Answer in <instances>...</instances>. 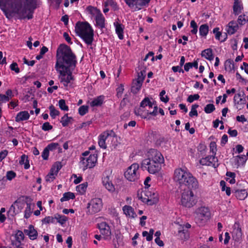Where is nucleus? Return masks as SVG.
Masks as SVG:
<instances>
[{
    "label": "nucleus",
    "mask_w": 248,
    "mask_h": 248,
    "mask_svg": "<svg viewBox=\"0 0 248 248\" xmlns=\"http://www.w3.org/2000/svg\"><path fill=\"white\" fill-rule=\"evenodd\" d=\"M77 64V56L70 46L65 44H60L56 51L55 68L59 70L60 82L64 87H68L71 81L74 80L72 73Z\"/></svg>",
    "instance_id": "nucleus-1"
},
{
    "label": "nucleus",
    "mask_w": 248,
    "mask_h": 248,
    "mask_svg": "<svg viewBox=\"0 0 248 248\" xmlns=\"http://www.w3.org/2000/svg\"><path fill=\"white\" fill-rule=\"evenodd\" d=\"M40 0H0V9L10 20L15 15L19 19H31L35 10L39 6Z\"/></svg>",
    "instance_id": "nucleus-2"
},
{
    "label": "nucleus",
    "mask_w": 248,
    "mask_h": 248,
    "mask_svg": "<svg viewBox=\"0 0 248 248\" xmlns=\"http://www.w3.org/2000/svg\"><path fill=\"white\" fill-rule=\"evenodd\" d=\"M173 180L180 186H185L189 189L196 190L199 188V182L196 177L186 168H179L174 171Z\"/></svg>",
    "instance_id": "nucleus-3"
},
{
    "label": "nucleus",
    "mask_w": 248,
    "mask_h": 248,
    "mask_svg": "<svg viewBox=\"0 0 248 248\" xmlns=\"http://www.w3.org/2000/svg\"><path fill=\"white\" fill-rule=\"evenodd\" d=\"M193 189L184 190L182 194L181 203L182 205L186 207L190 208L196 204L197 200L194 196Z\"/></svg>",
    "instance_id": "nucleus-4"
},
{
    "label": "nucleus",
    "mask_w": 248,
    "mask_h": 248,
    "mask_svg": "<svg viewBox=\"0 0 248 248\" xmlns=\"http://www.w3.org/2000/svg\"><path fill=\"white\" fill-rule=\"evenodd\" d=\"M158 193L155 190H145L142 192L139 198L141 201L148 205H152L158 201Z\"/></svg>",
    "instance_id": "nucleus-5"
},
{
    "label": "nucleus",
    "mask_w": 248,
    "mask_h": 248,
    "mask_svg": "<svg viewBox=\"0 0 248 248\" xmlns=\"http://www.w3.org/2000/svg\"><path fill=\"white\" fill-rule=\"evenodd\" d=\"M151 0H124L132 12H137L148 7Z\"/></svg>",
    "instance_id": "nucleus-6"
},
{
    "label": "nucleus",
    "mask_w": 248,
    "mask_h": 248,
    "mask_svg": "<svg viewBox=\"0 0 248 248\" xmlns=\"http://www.w3.org/2000/svg\"><path fill=\"white\" fill-rule=\"evenodd\" d=\"M140 167L143 170H147L151 174H155L160 170L161 165L155 162L153 163L148 159H143Z\"/></svg>",
    "instance_id": "nucleus-7"
},
{
    "label": "nucleus",
    "mask_w": 248,
    "mask_h": 248,
    "mask_svg": "<svg viewBox=\"0 0 248 248\" xmlns=\"http://www.w3.org/2000/svg\"><path fill=\"white\" fill-rule=\"evenodd\" d=\"M139 165L138 163H133L129 166L124 172V176L126 179L131 182H134L140 177L138 170Z\"/></svg>",
    "instance_id": "nucleus-8"
},
{
    "label": "nucleus",
    "mask_w": 248,
    "mask_h": 248,
    "mask_svg": "<svg viewBox=\"0 0 248 248\" xmlns=\"http://www.w3.org/2000/svg\"><path fill=\"white\" fill-rule=\"evenodd\" d=\"M103 206L102 200L100 198H93L88 203V214L93 215L99 212Z\"/></svg>",
    "instance_id": "nucleus-9"
},
{
    "label": "nucleus",
    "mask_w": 248,
    "mask_h": 248,
    "mask_svg": "<svg viewBox=\"0 0 248 248\" xmlns=\"http://www.w3.org/2000/svg\"><path fill=\"white\" fill-rule=\"evenodd\" d=\"M196 222L202 224L208 219L210 216L209 210L205 207H201L195 211Z\"/></svg>",
    "instance_id": "nucleus-10"
},
{
    "label": "nucleus",
    "mask_w": 248,
    "mask_h": 248,
    "mask_svg": "<svg viewBox=\"0 0 248 248\" xmlns=\"http://www.w3.org/2000/svg\"><path fill=\"white\" fill-rule=\"evenodd\" d=\"M97 161L96 154L90 155L88 157H81L80 163L82 165L83 170L93 168Z\"/></svg>",
    "instance_id": "nucleus-11"
},
{
    "label": "nucleus",
    "mask_w": 248,
    "mask_h": 248,
    "mask_svg": "<svg viewBox=\"0 0 248 248\" xmlns=\"http://www.w3.org/2000/svg\"><path fill=\"white\" fill-rule=\"evenodd\" d=\"M147 158L145 159L150 160L154 163L155 162L161 165L164 162V158L160 152L156 149H150L147 153Z\"/></svg>",
    "instance_id": "nucleus-12"
},
{
    "label": "nucleus",
    "mask_w": 248,
    "mask_h": 248,
    "mask_svg": "<svg viewBox=\"0 0 248 248\" xmlns=\"http://www.w3.org/2000/svg\"><path fill=\"white\" fill-rule=\"evenodd\" d=\"M115 136L116 134L112 130H106L103 132L98 136V143L99 146L102 149H106V140L108 138H113Z\"/></svg>",
    "instance_id": "nucleus-13"
},
{
    "label": "nucleus",
    "mask_w": 248,
    "mask_h": 248,
    "mask_svg": "<svg viewBox=\"0 0 248 248\" xmlns=\"http://www.w3.org/2000/svg\"><path fill=\"white\" fill-rule=\"evenodd\" d=\"M191 226V225L188 223L184 225H179L176 234L178 238L184 241L188 240L190 235L188 229L190 228Z\"/></svg>",
    "instance_id": "nucleus-14"
},
{
    "label": "nucleus",
    "mask_w": 248,
    "mask_h": 248,
    "mask_svg": "<svg viewBox=\"0 0 248 248\" xmlns=\"http://www.w3.org/2000/svg\"><path fill=\"white\" fill-rule=\"evenodd\" d=\"M93 28L88 22L78 21L75 26V31L78 36L92 30Z\"/></svg>",
    "instance_id": "nucleus-15"
},
{
    "label": "nucleus",
    "mask_w": 248,
    "mask_h": 248,
    "mask_svg": "<svg viewBox=\"0 0 248 248\" xmlns=\"http://www.w3.org/2000/svg\"><path fill=\"white\" fill-rule=\"evenodd\" d=\"M98 228L101 233L104 236L105 240L111 239V232L109 226L106 222H102L98 224Z\"/></svg>",
    "instance_id": "nucleus-16"
},
{
    "label": "nucleus",
    "mask_w": 248,
    "mask_h": 248,
    "mask_svg": "<svg viewBox=\"0 0 248 248\" xmlns=\"http://www.w3.org/2000/svg\"><path fill=\"white\" fill-rule=\"evenodd\" d=\"M158 107L156 105L154 107L153 111L149 112L148 110H142L141 108H135V114L137 116H140L142 118L146 119L149 115L155 116L157 114Z\"/></svg>",
    "instance_id": "nucleus-17"
},
{
    "label": "nucleus",
    "mask_w": 248,
    "mask_h": 248,
    "mask_svg": "<svg viewBox=\"0 0 248 248\" xmlns=\"http://www.w3.org/2000/svg\"><path fill=\"white\" fill-rule=\"evenodd\" d=\"M24 233L25 235L28 236L31 240H34L37 238L38 233L34 226L32 225H30L27 229L24 230Z\"/></svg>",
    "instance_id": "nucleus-18"
},
{
    "label": "nucleus",
    "mask_w": 248,
    "mask_h": 248,
    "mask_svg": "<svg viewBox=\"0 0 248 248\" xmlns=\"http://www.w3.org/2000/svg\"><path fill=\"white\" fill-rule=\"evenodd\" d=\"M79 37L88 46L92 45L94 39L93 30V29Z\"/></svg>",
    "instance_id": "nucleus-19"
},
{
    "label": "nucleus",
    "mask_w": 248,
    "mask_h": 248,
    "mask_svg": "<svg viewBox=\"0 0 248 248\" xmlns=\"http://www.w3.org/2000/svg\"><path fill=\"white\" fill-rule=\"evenodd\" d=\"M28 199L29 197L27 196H22L18 198L14 202V204L17 207V210L19 213L21 212L22 210L24 207L25 205H27V203H29V202L27 201V200Z\"/></svg>",
    "instance_id": "nucleus-20"
},
{
    "label": "nucleus",
    "mask_w": 248,
    "mask_h": 248,
    "mask_svg": "<svg viewBox=\"0 0 248 248\" xmlns=\"http://www.w3.org/2000/svg\"><path fill=\"white\" fill-rule=\"evenodd\" d=\"M239 26L236 21L232 20L229 22L226 26V30L229 35L234 34L238 30Z\"/></svg>",
    "instance_id": "nucleus-21"
},
{
    "label": "nucleus",
    "mask_w": 248,
    "mask_h": 248,
    "mask_svg": "<svg viewBox=\"0 0 248 248\" xmlns=\"http://www.w3.org/2000/svg\"><path fill=\"white\" fill-rule=\"evenodd\" d=\"M24 233L21 231L17 230L14 235V239L12 241L13 246L21 244V241L24 239Z\"/></svg>",
    "instance_id": "nucleus-22"
},
{
    "label": "nucleus",
    "mask_w": 248,
    "mask_h": 248,
    "mask_svg": "<svg viewBox=\"0 0 248 248\" xmlns=\"http://www.w3.org/2000/svg\"><path fill=\"white\" fill-rule=\"evenodd\" d=\"M114 26L115 28L116 33L118 35V38L120 40L124 39V26L123 24L119 23L118 22H115L114 23Z\"/></svg>",
    "instance_id": "nucleus-23"
},
{
    "label": "nucleus",
    "mask_w": 248,
    "mask_h": 248,
    "mask_svg": "<svg viewBox=\"0 0 248 248\" xmlns=\"http://www.w3.org/2000/svg\"><path fill=\"white\" fill-rule=\"evenodd\" d=\"M243 10V4L240 0H234L233 5V13L235 16H237L242 13Z\"/></svg>",
    "instance_id": "nucleus-24"
},
{
    "label": "nucleus",
    "mask_w": 248,
    "mask_h": 248,
    "mask_svg": "<svg viewBox=\"0 0 248 248\" xmlns=\"http://www.w3.org/2000/svg\"><path fill=\"white\" fill-rule=\"evenodd\" d=\"M105 96L101 95L94 98L93 100L90 103L91 107H100L102 105L105 100Z\"/></svg>",
    "instance_id": "nucleus-25"
},
{
    "label": "nucleus",
    "mask_w": 248,
    "mask_h": 248,
    "mask_svg": "<svg viewBox=\"0 0 248 248\" xmlns=\"http://www.w3.org/2000/svg\"><path fill=\"white\" fill-rule=\"evenodd\" d=\"M95 20L96 23V26L102 30L105 28V18L103 16V14H99L95 17Z\"/></svg>",
    "instance_id": "nucleus-26"
},
{
    "label": "nucleus",
    "mask_w": 248,
    "mask_h": 248,
    "mask_svg": "<svg viewBox=\"0 0 248 248\" xmlns=\"http://www.w3.org/2000/svg\"><path fill=\"white\" fill-rule=\"evenodd\" d=\"M124 214L126 216L132 218H135L137 215L134 211V208L129 205H124L123 207Z\"/></svg>",
    "instance_id": "nucleus-27"
},
{
    "label": "nucleus",
    "mask_w": 248,
    "mask_h": 248,
    "mask_svg": "<svg viewBox=\"0 0 248 248\" xmlns=\"http://www.w3.org/2000/svg\"><path fill=\"white\" fill-rule=\"evenodd\" d=\"M30 118V114L27 111H22L18 112L15 118L16 122L20 121H26Z\"/></svg>",
    "instance_id": "nucleus-28"
},
{
    "label": "nucleus",
    "mask_w": 248,
    "mask_h": 248,
    "mask_svg": "<svg viewBox=\"0 0 248 248\" xmlns=\"http://www.w3.org/2000/svg\"><path fill=\"white\" fill-rule=\"evenodd\" d=\"M153 106V103H152L149 97H145L140 102V107L138 108H141L142 110H144L146 107H148L149 108H152Z\"/></svg>",
    "instance_id": "nucleus-29"
},
{
    "label": "nucleus",
    "mask_w": 248,
    "mask_h": 248,
    "mask_svg": "<svg viewBox=\"0 0 248 248\" xmlns=\"http://www.w3.org/2000/svg\"><path fill=\"white\" fill-rule=\"evenodd\" d=\"M201 55L202 57H204L209 61L213 60L214 59L213 50L211 48H207L203 50L201 53Z\"/></svg>",
    "instance_id": "nucleus-30"
},
{
    "label": "nucleus",
    "mask_w": 248,
    "mask_h": 248,
    "mask_svg": "<svg viewBox=\"0 0 248 248\" xmlns=\"http://www.w3.org/2000/svg\"><path fill=\"white\" fill-rule=\"evenodd\" d=\"M234 193L235 197L239 200H244L248 196V193L246 189L236 190Z\"/></svg>",
    "instance_id": "nucleus-31"
},
{
    "label": "nucleus",
    "mask_w": 248,
    "mask_h": 248,
    "mask_svg": "<svg viewBox=\"0 0 248 248\" xmlns=\"http://www.w3.org/2000/svg\"><path fill=\"white\" fill-rule=\"evenodd\" d=\"M208 162L210 164L209 166H212L215 168H217L219 164L218 163V159L215 156V155H208L207 156Z\"/></svg>",
    "instance_id": "nucleus-32"
},
{
    "label": "nucleus",
    "mask_w": 248,
    "mask_h": 248,
    "mask_svg": "<svg viewBox=\"0 0 248 248\" xmlns=\"http://www.w3.org/2000/svg\"><path fill=\"white\" fill-rule=\"evenodd\" d=\"M86 11L87 12L92 15V16H95L99 15V14H101L102 13L101 11L97 8L96 7H94L92 6H88L86 8Z\"/></svg>",
    "instance_id": "nucleus-33"
},
{
    "label": "nucleus",
    "mask_w": 248,
    "mask_h": 248,
    "mask_svg": "<svg viewBox=\"0 0 248 248\" xmlns=\"http://www.w3.org/2000/svg\"><path fill=\"white\" fill-rule=\"evenodd\" d=\"M142 83L139 81H135L133 83L131 92L134 94H137L140 90Z\"/></svg>",
    "instance_id": "nucleus-34"
},
{
    "label": "nucleus",
    "mask_w": 248,
    "mask_h": 248,
    "mask_svg": "<svg viewBox=\"0 0 248 248\" xmlns=\"http://www.w3.org/2000/svg\"><path fill=\"white\" fill-rule=\"evenodd\" d=\"M73 119L72 117H69L68 114H65L61 118L60 122L62 123V125L63 127L67 126L68 124L71 123V121H73Z\"/></svg>",
    "instance_id": "nucleus-35"
},
{
    "label": "nucleus",
    "mask_w": 248,
    "mask_h": 248,
    "mask_svg": "<svg viewBox=\"0 0 248 248\" xmlns=\"http://www.w3.org/2000/svg\"><path fill=\"white\" fill-rule=\"evenodd\" d=\"M75 198V195L74 193L71 192H65L63 194V196L60 199L61 202L68 201L70 199L73 200Z\"/></svg>",
    "instance_id": "nucleus-36"
},
{
    "label": "nucleus",
    "mask_w": 248,
    "mask_h": 248,
    "mask_svg": "<svg viewBox=\"0 0 248 248\" xmlns=\"http://www.w3.org/2000/svg\"><path fill=\"white\" fill-rule=\"evenodd\" d=\"M209 31V26L207 24H202L199 28V33L202 36L205 37Z\"/></svg>",
    "instance_id": "nucleus-37"
},
{
    "label": "nucleus",
    "mask_w": 248,
    "mask_h": 248,
    "mask_svg": "<svg viewBox=\"0 0 248 248\" xmlns=\"http://www.w3.org/2000/svg\"><path fill=\"white\" fill-rule=\"evenodd\" d=\"M241 229L239 227L234 230L233 232L232 237L235 241L238 242L242 236Z\"/></svg>",
    "instance_id": "nucleus-38"
},
{
    "label": "nucleus",
    "mask_w": 248,
    "mask_h": 248,
    "mask_svg": "<svg viewBox=\"0 0 248 248\" xmlns=\"http://www.w3.org/2000/svg\"><path fill=\"white\" fill-rule=\"evenodd\" d=\"M32 204L31 202H29V203H27V207H26L25 210L24 211V218L26 219H28L31 216L32 211L31 208Z\"/></svg>",
    "instance_id": "nucleus-39"
},
{
    "label": "nucleus",
    "mask_w": 248,
    "mask_h": 248,
    "mask_svg": "<svg viewBox=\"0 0 248 248\" xmlns=\"http://www.w3.org/2000/svg\"><path fill=\"white\" fill-rule=\"evenodd\" d=\"M108 5H110L114 11L119 9V6L117 2L113 0H106L104 3V6L108 7Z\"/></svg>",
    "instance_id": "nucleus-40"
},
{
    "label": "nucleus",
    "mask_w": 248,
    "mask_h": 248,
    "mask_svg": "<svg viewBox=\"0 0 248 248\" xmlns=\"http://www.w3.org/2000/svg\"><path fill=\"white\" fill-rule=\"evenodd\" d=\"M49 109L50 110V116L52 119H54L57 116L59 115L60 111L57 110L53 105H51L49 106Z\"/></svg>",
    "instance_id": "nucleus-41"
},
{
    "label": "nucleus",
    "mask_w": 248,
    "mask_h": 248,
    "mask_svg": "<svg viewBox=\"0 0 248 248\" xmlns=\"http://www.w3.org/2000/svg\"><path fill=\"white\" fill-rule=\"evenodd\" d=\"M55 220L56 219L57 222L61 225L64 224L68 220V217H67L58 214L55 215Z\"/></svg>",
    "instance_id": "nucleus-42"
},
{
    "label": "nucleus",
    "mask_w": 248,
    "mask_h": 248,
    "mask_svg": "<svg viewBox=\"0 0 248 248\" xmlns=\"http://www.w3.org/2000/svg\"><path fill=\"white\" fill-rule=\"evenodd\" d=\"M87 186V182L83 183L76 186V190L78 192H79L80 193L83 194L85 192Z\"/></svg>",
    "instance_id": "nucleus-43"
},
{
    "label": "nucleus",
    "mask_w": 248,
    "mask_h": 248,
    "mask_svg": "<svg viewBox=\"0 0 248 248\" xmlns=\"http://www.w3.org/2000/svg\"><path fill=\"white\" fill-rule=\"evenodd\" d=\"M225 69L228 71H232L234 69V62L232 60L228 59L225 62Z\"/></svg>",
    "instance_id": "nucleus-44"
},
{
    "label": "nucleus",
    "mask_w": 248,
    "mask_h": 248,
    "mask_svg": "<svg viewBox=\"0 0 248 248\" xmlns=\"http://www.w3.org/2000/svg\"><path fill=\"white\" fill-rule=\"evenodd\" d=\"M57 175V174L56 173L55 171L51 169L50 172L46 177V182H52L55 179Z\"/></svg>",
    "instance_id": "nucleus-45"
},
{
    "label": "nucleus",
    "mask_w": 248,
    "mask_h": 248,
    "mask_svg": "<svg viewBox=\"0 0 248 248\" xmlns=\"http://www.w3.org/2000/svg\"><path fill=\"white\" fill-rule=\"evenodd\" d=\"M247 159L245 155H237L235 158V161L238 166L240 164H244Z\"/></svg>",
    "instance_id": "nucleus-46"
},
{
    "label": "nucleus",
    "mask_w": 248,
    "mask_h": 248,
    "mask_svg": "<svg viewBox=\"0 0 248 248\" xmlns=\"http://www.w3.org/2000/svg\"><path fill=\"white\" fill-rule=\"evenodd\" d=\"M220 185L221 187V190L222 191H225L226 194L227 196H230L231 194V188L230 187H227L226 186V183L225 181L222 180L220 182Z\"/></svg>",
    "instance_id": "nucleus-47"
},
{
    "label": "nucleus",
    "mask_w": 248,
    "mask_h": 248,
    "mask_svg": "<svg viewBox=\"0 0 248 248\" xmlns=\"http://www.w3.org/2000/svg\"><path fill=\"white\" fill-rule=\"evenodd\" d=\"M241 94L240 93H237L234 96V101H236L237 99H239L237 101V104L239 105H244L246 103V100L245 98H241Z\"/></svg>",
    "instance_id": "nucleus-48"
},
{
    "label": "nucleus",
    "mask_w": 248,
    "mask_h": 248,
    "mask_svg": "<svg viewBox=\"0 0 248 248\" xmlns=\"http://www.w3.org/2000/svg\"><path fill=\"white\" fill-rule=\"evenodd\" d=\"M46 148L50 151H53L57 149H59L60 151H61L62 148L60 147L58 143L52 142L48 144L46 146Z\"/></svg>",
    "instance_id": "nucleus-49"
},
{
    "label": "nucleus",
    "mask_w": 248,
    "mask_h": 248,
    "mask_svg": "<svg viewBox=\"0 0 248 248\" xmlns=\"http://www.w3.org/2000/svg\"><path fill=\"white\" fill-rule=\"evenodd\" d=\"M216 108L213 104H208L204 108V111L207 114L211 113Z\"/></svg>",
    "instance_id": "nucleus-50"
},
{
    "label": "nucleus",
    "mask_w": 248,
    "mask_h": 248,
    "mask_svg": "<svg viewBox=\"0 0 248 248\" xmlns=\"http://www.w3.org/2000/svg\"><path fill=\"white\" fill-rule=\"evenodd\" d=\"M199 107V105L197 104L192 105L191 110L189 113V115L190 117H192L194 116H197L198 115V112L196 109Z\"/></svg>",
    "instance_id": "nucleus-51"
},
{
    "label": "nucleus",
    "mask_w": 248,
    "mask_h": 248,
    "mask_svg": "<svg viewBox=\"0 0 248 248\" xmlns=\"http://www.w3.org/2000/svg\"><path fill=\"white\" fill-rule=\"evenodd\" d=\"M89 111V107L86 105H83L80 106L78 109V113L81 116H84Z\"/></svg>",
    "instance_id": "nucleus-52"
},
{
    "label": "nucleus",
    "mask_w": 248,
    "mask_h": 248,
    "mask_svg": "<svg viewBox=\"0 0 248 248\" xmlns=\"http://www.w3.org/2000/svg\"><path fill=\"white\" fill-rule=\"evenodd\" d=\"M55 222V217H53L52 216H47L45 217L42 220V222L43 224H49V223H54Z\"/></svg>",
    "instance_id": "nucleus-53"
},
{
    "label": "nucleus",
    "mask_w": 248,
    "mask_h": 248,
    "mask_svg": "<svg viewBox=\"0 0 248 248\" xmlns=\"http://www.w3.org/2000/svg\"><path fill=\"white\" fill-rule=\"evenodd\" d=\"M248 21V18L246 17V16L245 15H241L238 16L237 19V23L238 25L239 24L240 25H245Z\"/></svg>",
    "instance_id": "nucleus-54"
},
{
    "label": "nucleus",
    "mask_w": 248,
    "mask_h": 248,
    "mask_svg": "<svg viewBox=\"0 0 248 248\" xmlns=\"http://www.w3.org/2000/svg\"><path fill=\"white\" fill-rule=\"evenodd\" d=\"M59 106L61 109L64 111L69 110L68 106L66 105L65 100L64 99H60L59 101Z\"/></svg>",
    "instance_id": "nucleus-55"
},
{
    "label": "nucleus",
    "mask_w": 248,
    "mask_h": 248,
    "mask_svg": "<svg viewBox=\"0 0 248 248\" xmlns=\"http://www.w3.org/2000/svg\"><path fill=\"white\" fill-rule=\"evenodd\" d=\"M62 167L61 162H56L52 166L51 169L55 171L56 174H58L59 170L62 169Z\"/></svg>",
    "instance_id": "nucleus-56"
},
{
    "label": "nucleus",
    "mask_w": 248,
    "mask_h": 248,
    "mask_svg": "<svg viewBox=\"0 0 248 248\" xmlns=\"http://www.w3.org/2000/svg\"><path fill=\"white\" fill-rule=\"evenodd\" d=\"M145 73L146 71L145 70H141L140 73H139L138 77L136 80L139 81L140 82L142 83L145 78Z\"/></svg>",
    "instance_id": "nucleus-57"
},
{
    "label": "nucleus",
    "mask_w": 248,
    "mask_h": 248,
    "mask_svg": "<svg viewBox=\"0 0 248 248\" xmlns=\"http://www.w3.org/2000/svg\"><path fill=\"white\" fill-rule=\"evenodd\" d=\"M18 213L19 212L18 211V210H16V205L14 203L10 206L8 211V214L13 217L15 216L17 214H18Z\"/></svg>",
    "instance_id": "nucleus-58"
},
{
    "label": "nucleus",
    "mask_w": 248,
    "mask_h": 248,
    "mask_svg": "<svg viewBox=\"0 0 248 248\" xmlns=\"http://www.w3.org/2000/svg\"><path fill=\"white\" fill-rule=\"evenodd\" d=\"M200 95L198 94H194L193 95H190L187 98V101L189 103H192L194 100H197L199 99Z\"/></svg>",
    "instance_id": "nucleus-59"
},
{
    "label": "nucleus",
    "mask_w": 248,
    "mask_h": 248,
    "mask_svg": "<svg viewBox=\"0 0 248 248\" xmlns=\"http://www.w3.org/2000/svg\"><path fill=\"white\" fill-rule=\"evenodd\" d=\"M213 32L215 34V38L217 40H220V37L222 35V33L219 31L218 27L215 28L213 30Z\"/></svg>",
    "instance_id": "nucleus-60"
},
{
    "label": "nucleus",
    "mask_w": 248,
    "mask_h": 248,
    "mask_svg": "<svg viewBox=\"0 0 248 248\" xmlns=\"http://www.w3.org/2000/svg\"><path fill=\"white\" fill-rule=\"evenodd\" d=\"M42 129L44 131H49L53 128V126L48 122L44 123L41 126Z\"/></svg>",
    "instance_id": "nucleus-61"
},
{
    "label": "nucleus",
    "mask_w": 248,
    "mask_h": 248,
    "mask_svg": "<svg viewBox=\"0 0 248 248\" xmlns=\"http://www.w3.org/2000/svg\"><path fill=\"white\" fill-rule=\"evenodd\" d=\"M16 173L13 170L8 171L6 173V178L8 180H12L16 177Z\"/></svg>",
    "instance_id": "nucleus-62"
},
{
    "label": "nucleus",
    "mask_w": 248,
    "mask_h": 248,
    "mask_svg": "<svg viewBox=\"0 0 248 248\" xmlns=\"http://www.w3.org/2000/svg\"><path fill=\"white\" fill-rule=\"evenodd\" d=\"M210 150L214 155L216 154L217 151V144L214 141H211L210 143Z\"/></svg>",
    "instance_id": "nucleus-63"
},
{
    "label": "nucleus",
    "mask_w": 248,
    "mask_h": 248,
    "mask_svg": "<svg viewBox=\"0 0 248 248\" xmlns=\"http://www.w3.org/2000/svg\"><path fill=\"white\" fill-rule=\"evenodd\" d=\"M49 155V151L46 147L42 153V157L44 160H47Z\"/></svg>",
    "instance_id": "nucleus-64"
}]
</instances>
